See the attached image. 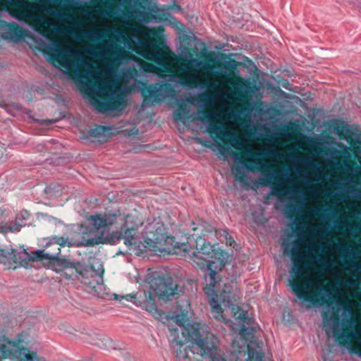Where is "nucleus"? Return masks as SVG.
Returning a JSON list of instances; mask_svg holds the SVG:
<instances>
[{"label":"nucleus","mask_w":361,"mask_h":361,"mask_svg":"<svg viewBox=\"0 0 361 361\" xmlns=\"http://www.w3.org/2000/svg\"><path fill=\"white\" fill-rule=\"evenodd\" d=\"M145 247L157 252H177L178 250L187 253L190 259L204 273V293L210 298L209 304L218 314H221L222 309L217 299V285L220 279L217 270H221L226 264V253L218 251L207 243L204 238L198 236L195 239V245L179 243L175 238L168 235L164 224L160 218H154L148 222L142 232Z\"/></svg>","instance_id":"nucleus-1"},{"label":"nucleus","mask_w":361,"mask_h":361,"mask_svg":"<svg viewBox=\"0 0 361 361\" xmlns=\"http://www.w3.org/2000/svg\"><path fill=\"white\" fill-rule=\"evenodd\" d=\"M39 4L26 0H0V6L8 8L11 16L19 22L33 19L42 13L60 22L70 21L71 13L84 4L82 0H39Z\"/></svg>","instance_id":"nucleus-2"},{"label":"nucleus","mask_w":361,"mask_h":361,"mask_svg":"<svg viewBox=\"0 0 361 361\" xmlns=\"http://www.w3.org/2000/svg\"><path fill=\"white\" fill-rule=\"evenodd\" d=\"M300 245V242L295 240L283 247L284 253H289L293 259V266L290 270V276L293 280H289L293 292L300 300L312 304H315L318 299L317 296L310 292L312 289H317L321 296L326 295L331 298V293L327 291L321 283L316 285L315 281L311 278L306 277L305 283L298 280L302 276L303 270L310 267L309 264L306 262V259L312 252L311 247L307 251L302 250ZM322 300L326 302L325 298L322 297Z\"/></svg>","instance_id":"nucleus-3"},{"label":"nucleus","mask_w":361,"mask_h":361,"mask_svg":"<svg viewBox=\"0 0 361 361\" xmlns=\"http://www.w3.org/2000/svg\"><path fill=\"white\" fill-rule=\"evenodd\" d=\"M44 52L50 54L53 61L58 63L68 72H75L76 82L80 85L87 84L89 75L94 72L93 66L89 63L85 56L78 50L69 49L63 47L58 39H49L46 37L44 44Z\"/></svg>","instance_id":"nucleus-4"},{"label":"nucleus","mask_w":361,"mask_h":361,"mask_svg":"<svg viewBox=\"0 0 361 361\" xmlns=\"http://www.w3.org/2000/svg\"><path fill=\"white\" fill-rule=\"evenodd\" d=\"M173 82H178L183 85L192 86L194 84L197 85L200 90H204L205 88L211 91L218 90L219 85L217 82L207 80L202 84L199 77L196 74H188L183 77L178 76L174 74L164 75L163 82L160 85H149L142 82V88L141 89V94L143 96L144 105H150L154 103H158L164 100L166 98H171L175 94L174 87L171 84Z\"/></svg>","instance_id":"nucleus-5"},{"label":"nucleus","mask_w":361,"mask_h":361,"mask_svg":"<svg viewBox=\"0 0 361 361\" xmlns=\"http://www.w3.org/2000/svg\"><path fill=\"white\" fill-rule=\"evenodd\" d=\"M130 39L145 59L161 64L167 54V40L164 29L136 27Z\"/></svg>","instance_id":"nucleus-6"},{"label":"nucleus","mask_w":361,"mask_h":361,"mask_svg":"<svg viewBox=\"0 0 361 361\" xmlns=\"http://www.w3.org/2000/svg\"><path fill=\"white\" fill-rule=\"evenodd\" d=\"M90 226L82 230L80 245L93 246L103 244L109 239L111 227L123 221L124 216L121 213L97 214L91 216Z\"/></svg>","instance_id":"nucleus-7"},{"label":"nucleus","mask_w":361,"mask_h":361,"mask_svg":"<svg viewBox=\"0 0 361 361\" xmlns=\"http://www.w3.org/2000/svg\"><path fill=\"white\" fill-rule=\"evenodd\" d=\"M145 282L149 288L143 292L142 307L149 312L157 310L156 299L169 300L175 294L176 288L171 277H166L159 271L149 272L146 275Z\"/></svg>","instance_id":"nucleus-8"},{"label":"nucleus","mask_w":361,"mask_h":361,"mask_svg":"<svg viewBox=\"0 0 361 361\" xmlns=\"http://www.w3.org/2000/svg\"><path fill=\"white\" fill-rule=\"evenodd\" d=\"M176 323L184 327L183 334H188L192 341L191 350L192 354L202 357H211L218 350L219 340L216 336L209 331H204L199 326L190 325L188 320L181 319L176 317Z\"/></svg>","instance_id":"nucleus-9"},{"label":"nucleus","mask_w":361,"mask_h":361,"mask_svg":"<svg viewBox=\"0 0 361 361\" xmlns=\"http://www.w3.org/2000/svg\"><path fill=\"white\" fill-rule=\"evenodd\" d=\"M128 1V8H120L118 15L126 20L136 19L142 24L160 23L162 20L161 9L149 0H123L121 6Z\"/></svg>","instance_id":"nucleus-10"},{"label":"nucleus","mask_w":361,"mask_h":361,"mask_svg":"<svg viewBox=\"0 0 361 361\" xmlns=\"http://www.w3.org/2000/svg\"><path fill=\"white\" fill-rule=\"evenodd\" d=\"M126 47L130 48V43L120 33L109 37L103 45L98 47L97 53L110 65L119 66L127 60L128 54L124 50Z\"/></svg>","instance_id":"nucleus-11"},{"label":"nucleus","mask_w":361,"mask_h":361,"mask_svg":"<svg viewBox=\"0 0 361 361\" xmlns=\"http://www.w3.org/2000/svg\"><path fill=\"white\" fill-rule=\"evenodd\" d=\"M358 320L357 314L353 311L350 303L348 301L336 304V310L333 311L328 320V325L334 335L343 336L342 328L354 327Z\"/></svg>","instance_id":"nucleus-12"},{"label":"nucleus","mask_w":361,"mask_h":361,"mask_svg":"<svg viewBox=\"0 0 361 361\" xmlns=\"http://www.w3.org/2000/svg\"><path fill=\"white\" fill-rule=\"evenodd\" d=\"M90 77L92 78L97 86H94L92 84L89 78L87 80V84L81 85L84 88L85 92L87 93L90 99L93 97L91 94H97V96L104 97L111 94V95L115 94L116 92L118 91L115 87L114 82L101 75H99L96 72H92Z\"/></svg>","instance_id":"nucleus-13"},{"label":"nucleus","mask_w":361,"mask_h":361,"mask_svg":"<svg viewBox=\"0 0 361 361\" xmlns=\"http://www.w3.org/2000/svg\"><path fill=\"white\" fill-rule=\"evenodd\" d=\"M91 102L99 112L107 114H115L124 108V104L119 91L115 94H109L104 97H92Z\"/></svg>","instance_id":"nucleus-14"},{"label":"nucleus","mask_w":361,"mask_h":361,"mask_svg":"<svg viewBox=\"0 0 361 361\" xmlns=\"http://www.w3.org/2000/svg\"><path fill=\"white\" fill-rule=\"evenodd\" d=\"M336 250L348 269L361 274V250L357 252L353 247L344 243H338Z\"/></svg>","instance_id":"nucleus-15"},{"label":"nucleus","mask_w":361,"mask_h":361,"mask_svg":"<svg viewBox=\"0 0 361 361\" xmlns=\"http://www.w3.org/2000/svg\"><path fill=\"white\" fill-rule=\"evenodd\" d=\"M233 158L247 170H249L251 167H254L261 171L260 177L264 183H272L280 176L279 172L276 169L269 167L266 161H252L249 165L247 163L243 161L238 154H235Z\"/></svg>","instance_id":"nucleus-16"},{"label":"nucleus","mask_w":361,"mask_h":361,"mask_svg":"<svg viewBox=\"0 0 361 361\" xmlns=\"http://www.w3.org/2000/svg\"><path fill=\"white\" fill-rule=\"evenodd\" d=\"M56 244V250L55 252H44L43 250H37L32 252L30 259L37 261H47L49 263H53L59 260V254L61 252V247L64 246L67 243V238L59 236H53L52 240Z\"/></svg>","instance_id":"nucleus-17"},{"label":"nucleus","mask_w":361,"mask_h":361,"mask_svg":"<svg viewBox=\"0 0 361 361\" xmlns=\"http://www.w3.org/2000/svg\"><path fill=\"white\" fill-rule=\"evenodd\" d=\"M179 335V331L175 329L171 334V339L170 341L171 347L176 353V357L179 359H186L189 357V353L191 352V345L187 344L186 334Z\"/></svg>","instance_id":"nucleus-18"},{"label":"nucleus","mask_w":361,"mask_h":361,"mask_svg":"<svg viewBox=\"0 0 361 361\" xmlns=\"http://www.w3.org/2000/svg\"><path fill=\"white\" fill-rule=\"evenodd\" d=\"M238 320L241 324L239 329V334L241 337L244 339L252 338L258 329L255 319L249 316L247 311H242L238 317Z\"/></svg>","instance_id":"nucleus-19"},{"label":"nucleus","mask_w":361,"mask_h":361,"mask_svg":"<svg viewBox=\"0 0 361 361\" xmlns=\"http://www.w3.org/2000/svg\"><path fill=\"white\" fill-rule=\"evenodd\" d=\"M177 53L180 59L187 63L183 65V69L186 71H192L197 68L200 66L198 59L193 57L188 47L184 44H180L177 48Z\"/></svg>","instance_id":"nucleus-20"},{"label":"nucleus","mask_w":361,"mask_h":361,"mask_svg":"<svg viewBox=\"0 0 361 361\" xmlns=\"http://www.w3.org/2000/svg\"><path fill=\"white\" fill-rule=\"evenodd\" d=\"M302 169L301 175L305 178L319 179L320 177L321 169L319 164L310 159H305L304 160Z\"/></svg>","instance_id":"nucleus-21"},{"label":"nucleus","mask_w":361,"mask_h":361,"mask_svg":"<svg viewBox=\"0 0 361 361\" xmlns=\"http://www.w3.org/2000/svg\"><path fill=\"white\" fill-rule=\"evenodd\" d=\"M126 222L123 224L121 227L123 234L122 233H118L117 239H121L123 236L124 239V244L129 248H133L137 243L136 230L133 228H126Z\"/></svg>","instance_id":"nucleus-22"},{"label":"nucleus","mask_w":361,"mask_h":361,"mask_svg":"<svg viewBox=\"0 0 361 361\" xmlns=\"http://www.w3.org/2000/svg\"><path fill=\"white\" fill-rule=\"evenodd\" d=\"M22 37V30L19 25L15 23H11L8 25L7 30L2 33L1 37L11 42H18Z\"/></svg>","instance_id":"nucleus-23"},{"label":"nucleus","mask_w":361,"mask_h":361,"mask_svg":"<svg viewBox=\"0 0 361 361\" xmlns=\"http://www.w3.org/2000/svg\"><path fill=\"white\" fill-rule=\"evenodd\" d=\"M219 70L222 73L229 77L235 76L238 74L237 71V62L235 61L224 60L219 65Z\"/></svg>","instance_id":"nucleus-24"},{"label":"nucleus","mask_w":361,"mask_h":361,"mask_svg":"<svg viewBox=\"0 0 361 361\" xmlns=\"http://www.w3.org/2000/svg\"><path fill=\"white\" fill-rule=\"evenodd\" d=\"M281 156L282 154L274 145L265 147L257 153L259 158H281Z\"/></svg>","instance_id":"nucleus-25"},{"label":"nucleus","mask_w":361,"mask_h":361,"mask_svg":"<svg viewBox=\"0 0 361 361\" xmlns=\"http://www.w3.org/2000/svg\"><path fill=\"white\" fill-rule=\"evenodd\" d=\"M197 94L199 106L202 108H206L212 105L215 102V98L213 95L205 92L204 90Z\"/></svg>","instance_id":"nucleus-26"},{"label":"nucleus","mask_w":361,"mask_h":361,"mask_svg":"<svg viewBox=\"0 0 361 361\" xmlns=\"http://www.w3.org/2000/svg\"><path fill=\"white\" fill-rule=\"evenodd\" d=\"M207 130L214 131L216 135L219 138L226 137L228 133L227 129L221 123H206Z\"/></svg>","instance_id":"nucleus-27"},{"label":"nucleus","mask_w":361,"mask_h":361,"mask_svg":"<svg viewBox=\"0 0 361 361\" xmlns=\"http://www.w3.org/2000/svg\"><path fill=\"white\" fill-rule=\"evenodd\" d=\"M199 119L202 121H206L207 123H216L219 121V115L216 111H199Z\"/></svg>","instance_id":"nucleus-28"},{"label":"nucleus","mask_w":361,"mask_h":361,"mask_svg":"<svg viewBox=\"0 0 361 361\" xmlns=\"http://www.w3.org/2000/svg\"><path fill=\"white\" fill-rule=\"evenodd\" d=\"M97 269H95L94 264H90L89 267L90 270L92 272L95 273V274L99 277V279L97 281V283L98 285H102L103 283V274L104 272V269L103 265L99 262H97Z\"/></svg>","instance_id":"nucleus-29"},{"label":"nucleus","mask_w":361,"mask_h":361,"mask_svg":"<svg viewBox=\"0 0 361 361\" xmlns=\"http://www.w3.org/2000/svg\"><path fill=\"white\" fill-rule=\"evenodd\" d=\"M189 113V110L187 107H180L176 109L173 111V118L175 121H184L187 114Z\"/></svg>","instance_id":"nucleus-30"},{"label":"nucleus","mask_w":361,"mask_h":361,"mask_svg":"<svg viewBox=\"0 0 361 361\" xmlns=\"http://www.w3.org/2000/svg\"><path fill=\"white\" fill-rule=\"evenodd\" d=\"M103 33L99 30H84L83 35L94 39V40H100Z\"/></svg>","instance_id":"nucleus-31"},{"label":"nucleus","mask_w":361,"mask_h":361,"mask_svg":"<svg viewBox=\"0 0 361 361\" xmlns=\"http://www.w3.org/2000/svg\"><path fill=\"white\" fill-rule=\"evenodd\" d=\"M310 259L312 262L317 263L320 265L326 264V257L321 252L318 253L317 255H310Z\"/></svg>","instance_id":"nucleus-32"},{"label":"nucleus","mask_w":361,"mask_h":361,"mask_svg":"<svg viewBox=\"0 0 361 361\" xmlns=\"http://www.w3.org/2000/svg\"><path fill=\"white\" fill-rule=\"evenodd\" d=\"M221 302L227 306H230L231 305V293L230 292H226V290H223L221 293Z\"/></svg>","instance_id":"nucleus-33"},{"label":"nucleus","mask_w":361,"mask_h":361,"mask_svg":"<svg viewBox=\"0 0 361 361\" xmlns=\"http://www.w3.org/2000/svg\"><path fill=\"white\" fill-rule=\"evenodd\" d=\"M52 264H57L62 266L63 268H68L71 267V263L64 258H61L59 255V260L54 261Z\"/></svg>","instance_id":"nucleus-34"},{"label":"nucleus","mask_w":361,"mask_h":361,"mask_svg":"<svg viewBox=\"0 0 361 361\" xmlns=\"http://www.w3.org/2000/svg\"><path fill=\"white\" fill-rule=\"evenodd\" d=\"M126 298L128 301L132 302L133 303L135 304L137 302V299L141 298L142 295H141V293H140L139 295L138 294H135V295L130 294V295H127Z\"/></svg>","instance_id":"nucleus-35"},{"label":"nucleus","mask_w":361,"mask_h":361,"mask_svg":"<svg viewBox=\"0 0 361 361\" xmlns=\"http://www.w3.org/2000/svg\"><path fill=\"white\" fill-rule=\"evenodd\" d=\"M247 88V84L245 82H242L239 84L236 87L235 90L238 92L239 94L243 95L244 94V91Z\"/></svg>","instance_id":"nucleus-36"},{"label":"nucleus","mask_w":361,"mask_h":361,"mask_svg":"<svg viewBox=\"0 0 361 361\" xmlns=\"http://www.w3.org/2000/svg\"><path fill=\"white\" fill-rule=\"evenodd\" d=\"M104 130H105V127H104V126H99L97 128L92 129L91 135H92L95 137H99L100 133L104 132Z\"/></svg>","instance_id":"nucleus-37"},{"label":"nucleus","mask_w":361,"mask_h":361,"mask_svg":"<svg viewBox=\"0 0 361 361\" xmlns=\"http://www.w3.org/2000/svg\"><path fill=\"white\" fill-rule=\"evenodd\" d=\"M8 252L4 250L0 249V262H3L7 259Z\"/></svg>","instance_id":"nucleus-38"},{"label":"nucleus","mask_w":361,"mask_h":361,"mask_svg":"<svg viewBox=\"0 0 361 361\" xmlns=\"http://www.w3.org/2000/svg\"><path fill=\"white\" fill-rule=\"evenodd\" d=\"M52 240V237L49 240L48 242L46 243V246L47 247H53V250L51 252H55L56 250V244L54 243L53 240Z\"/></svg>","instance_id":"nucleus-39"},{"label":"nucleus","mask_w":361,"mask_h":361,"mask_svg":"<svg viewBox=\"0 0 361 361\" xmlns=\"http://www.w3.org/2000/svg\"><path fill=\"white\" fill-rule=\"evenodd\" d=\"M24 358L26 361H33V357L30 354H24Z\"/></svg>","instance_id":"nucleus-40"},{"label":"nucleus","mask_w":361,"mask_h":361,"mask_svg":"<svg viewBox=\"0 0 361 361\" xmlns=\"http://www.w3.org/2000/svg\"><path fill=\"white\" fill-rule=\"evenodd\" d=\"M114 298H115L116 300H121V298H123V297H121V296H120V295H117V294H114Z\"/></svg>","instance_id":"nucleus-41"},{"label":"nucleus","mask_w":361,"mask_h":361,"mask_svg":"<svg viewBox=\"0 0 361 361\" xmlns=\"http://www.w3.org/2000/svg\"><path fill=\"white\" fill-rule=\"evenodd\" d=\"M290 85L289 84V82H287L286 84H284L283 86V87H285L286 89H287V90H290V88H289V86H290Z\"/></svg>","instance_id":"nucleus-42"},{"label":"nucleus","mask_w":361,"mask_h":361,"mask_svg":"<svg viewBox=\"0 0 361 361\" xmlns=\"http://www.w3.org/2000/svg\"><path fill=\"white\" fill-rule=\"evenodd\" d=\"M148 68L150 71H153L156 67L154 65L150 64L148 66Z\"/></svg>","instance_id":"nucleus-43"},{"label":"nucleus","mask_w":361,"mask_h":361,"mask_svg":"<svg viewBox=\"0 0 361 361\" xmlns=\"http://www.w3.org/2000/svg\"><path fill=\"white\" fill-rule=\"evenodd\" d=\"M359 11L361 13V4L358 5Z\"/></svg>","instance_id":"nucleus-44"},{"label":"nucleus","mask_w":361,"mask_h":361,"mask_svg":"<svg viewBox=\"0 0 361 361\" xmlns=\"http://www.w3.org/2000/svg\"><path fill=\"white\" fill-rule=\"evenodd\" d=\"M323 318H324V319H327V317H326V314H323Z\"/></svg>","instance_id":"nucleus-45"},{"label":"nucleus","mask_w":361,"mask_h":361,"mask_svg":"<svg viewBox=\"0 0 361 361\" xmlns=\"http://www.w3.org/2000/svg\"><path fill=\"white\" fill-rule=\"evenodd\" d=\"M336 1L338 2V3H341L343 2L344 0H335Z\"/></svg>","instance_id":"nucleus-46"},{"label":"nucleus","mask_w":361,"mask_h":361,"mask_svg":"<svg viewBox=\"0 0 361 361\" xmlns=\"http://www.w3.org/2000/svg\"><path fill=\"white\" fill-rule=\"evenodd\" d=\"M93 51H94V49H90V53H93Z\"/></svg>","instance_id":"nucleus-47"},{"label":"nucleus","mask_w":361,"mask_h":361,"mask_svg":"<svg viewBox=\"0 0 361 361\" xmlns=\"http://www.w3.org/2000/svg\"><path fill=\"white\" fill-rule=\"evenodd\" d=\"M358 356H359L360 357H361V351H360V352H359V353H358Z\"/></svg>","instance_id":"nucleus-48"},{"label":"nucleus","mask_w":361,"mask_h":361,"mask_svg":"<svg viewBox=\"0 0 361 361\" xmlns=\"http://www.w3.org/2000/svg\"><path fill=\"white\" fill-rule=\"evenodd\" d=\"M1 231V227H0V232Z\"/></svg>","instance_id":"nucleus-49"}]
</instances>
